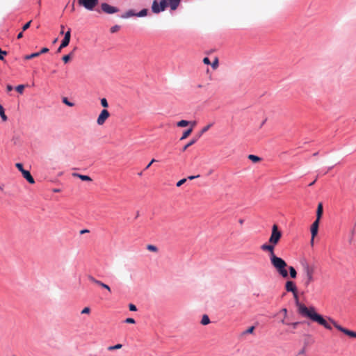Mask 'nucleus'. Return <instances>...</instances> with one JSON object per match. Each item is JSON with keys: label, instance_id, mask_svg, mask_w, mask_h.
I'll return each mask as SVG.
<instances>
[{"label": "nucleus", "instance_id": "5fc2aeb1", "mask_svg": "<svg viewBox=\"0 0 356 356\" xmlns=\"http://www.w3.org/2000/svg\"><path fill=\"white\" fill-rule=\"evenodd\" d=\"M244 220L243 219H239L238 222L242 225L243 224Z\"/></svg>", "mask_w": 356, "mask_h": 356}, {"label": "nucleus", "instance_id": "a878e982", "mask_svg": "<svg viewBox=\"0 0 356 356\" xmlns=\"http://www.w3.org/2000/svg\"><path fill=\"white\" fill-rule=\"evenodd\" d=\"M136 14L132 10H130L127 11L124 15H123L122 16V17L127 18V17H130L132 16H136Z\"/></svg>", "mask_w": 356, "mask_h": 356}, {"label": "nucleus", "instance_id": "2eb2a0df", "mask_svg": "<svg viewBox=\"0 0 356 356\" xmlns=\"http://www.w3.org/2000/svg\"><path fill=\"white\" fill-rule=\"evenodd\" d=\"M73 175L74 177H79L82 181H92V179L89 176H88V175H80V174H77V173H74Z\"/></svg>", "mask_w": 356, "mask_h": 356}, {"label": "nucleus", "instance_id": "de8ad7c7", "mask_svg": "<svg viewBox=\"0 0 356 356\" xmlns=\"http://www.w3.org/2000/svg\"><path fill=\"white\" fill-rule=\"evenodd\" d=\"M22 37H23V31L20 32V33L17 35V39H21Z\"/></svg>", "mask_w": 356, "mask_h": 356}, {"label": "nucleus", "instance_id": "4c0bfd02", "mask_svg": "<svg viewBox=\"0 0 356 356\" xmlns=\"http://www.w3.org/2000/svg\"><path fill=\"white\" fill-rule=\"evenodd\" d=\"M90 307H85V308H83V309H82V311H81V313L82 314H90Z\"/></svg>", "mask_w": 356, "mask_h": 356}, {"label": "nucleus", "instance_id": "e433bc0d", "mask_svg": "<svg viewBox=\"0 0 356 356\" xmlns=\"http://www.w3.org/2000/svg\"><path fill=\"white\" fill-rule=\"evenodd\" d=\"M31 20H30L29 22H28L26 24H25L23 27H22V31H26L31 26Z\"/></svg>", "mask_w": 356, "mask_h": 356}, {"label": "nucleus", "instance_id": "f257e3e1", "mask_svg": "<svg viewBox=\"0 0 356 356\" xmlns=\"http://www.w3.org/2000/svg\"><path fill=\"white\" fill-rule=\"evenodd\" d=\"M293 295L298 308V312L302 316L309 318L312 321L317 323L327 330H332V327L330 324V323L334 326V327L345 334L350 337L356 338L355 332L343 327L331 318H328V320L327 321L323 316L316 312V309L314 307H307L304 304L300 303L299 302L297 291H296L295 293H293Z\"/></svg>", "mask_w": 356, "mask_h": 356}, {"label": "nucleus", "instance_id": "0e129e2a", "mask_svg": "<svg viewBox=\"0 0 356 356\" xmlns=\"http://www.w3.org/2000/svg\"><path fill=\"white\" fill-rule=\"evenodd\" d=\"M13 356H16V355H13Z\"/></svg>", "mask_w": 356, "mask_h": 356}, {"label": "nucleus", "instance_id": "393cba45", "mask_svg": "<svg viewBox=\"0 0 356 356\" xmlns=\"http://www.w3.org/2000/svg\"><path fill=\"white\" fill-rule=\"evenodd\" d=\"M39 56V54L38 52H35V53H33L31 54H29V55H26L24 58L25 60H29V59H32V58H36V57H38Z\"/></svg>", "mask_w": 356, "mask_h": 356}, {"label": "nucleus", "instance_id": "5701e85b", "mask_svg": "<svg viewBox=\"0 0 356 356\" xmlns=\"http://www.w3.org/2000/svg\"><path fill=\"white\" fill-rule=\"evenodd\" d=\"M209 323H210V320H209V316L206 314L203 315L202 320H201V323L203 325H208Z\"/></svg>", "mask_w": 356, "mask_h": 356}, {"label": "nucleus", "instance_id": "6e6d98bb", "mask_svg": "<svg viewBox=\"0 0 356 356\" xmlns=\"http://www.w3.org/2000/svg\"><path fill=\"white\" fill-rule=\"evenodd\" d=\"M316 179L314 181H312V183H310V184H309V186H313V185L314 184V183L316 182Z\"/></svg>", "mask_w": 356, "mask_h": 356}, {"label": "nucleus", "instance_id": "6ab92c4d", "mask_svg": "<svg viewBox=\"0 0 356 356\" xmlns=\"http://www.w3.org/2000/svg\"><path fill=\"white\" fill-rule=\"evenodd\" d=\"M199 138L197 136L196 138H193L188 143H187L184 147H183V152L186 151L190 146L193 145Z\"/></svg>", "mask_w": 356, "mask_h": 356}, {"label": "nucleus", "instance_id": "603ef678", "mask_svg": "<svg viewBox=\"0 0 356 356\" xmlns=\"http://www.w3.org/2000/svg\"><path fill=\"white\" fill-rule=\"evenodd\" d=\"M89 231L88 229H83L81 231V234H84V233H87Z\"/></svg>", "mask_w": 356, "mask_h": 356}, {"label": "nucleus", "instance_id": "37998d69", "mask_svg": "<svg viewBox=\"0 0 356 356\" xmlns=\"http://www.w3.org/2000/svg\"><path fill=\"white\" fill-rule=\"evenodd\" d=\"M129 308L130 311L135 312L137 310L136 305H134V304H129Z\"/></svg>", "mask_w": 356, "mask_h": 356}, {"label": "nucleus", "instance_id": "13d9d810", "mask_svg": "<svg viewBox=\"0 0 356 356\" xmlns=\"http://www.w3.org/2000/svg\"><path fill=\"white\" fill-rule=\"evenodd\" d=\"M156 161L154 159H152V161L149 162V163H150V164H152L153 163H154V162H156Z\"/></svg>", "mask_w": 356, "mask_h": 356}, {"label": "nucleus", "instance_id": "9b49d317", "mask_svg": "<svg viewBox=\"0 0 356 356\" xmlns=\"http://www.w3.org/2000/svg\"><path fill=\"white\" fill-rule=\"evenodd\" d=\"M285 289L287 292L295 293L297 291L296 284L292 281H286L285 284Z\"/></svg>", "mask_w": 356, "mask_h": 356}, {"label": "nucleus", "instance_id": "ea45409f", "mask_svg": "<svg viewBox=\"0 0 356 356\" xmlns=\"http://www.w3.org/2000/svg\"><path fill=\"white\" fill-rule=\"evenodd\" d=\"M124 322L126 323L134 324L136 323L135 320L133 318H127Z\"/></svg>", "mask_w": 356, "mask_h": 356}, {"label": "nucleus", "instance_id": "4be33fe9", "mask_svg": "<svg viewBox=\"0 0 356 356\" xmlns=\"http://www.w3.org/2000/svg\"><path fill=\"white\" fill-rule=\"evenodd\" d=\"M212 125H213L212 124H209L205 126L204 127H203L200 133L197 136V138H200L204 133L207 132L211 127Z\"/></svg>", "mask_w": 356, "mask_h": 356}, {"label": "nucleus", "instance_id": "58836bf2", "mask_svg": "<svg viewBox=\"0 0 356 356\" xmlns=\"http://www.w3.org/2000/svg\"><path fill=\"white\" fill-rule=\"evenodd\" d=\"M63 102L69 106H73L74 104L69 102L66 97L63 99Z\"/></svg>", "mask_w": 356, "mask_h": 356}, {"label": "nucleus", "instance_id": "72a5a7b5", "mask_svg": "<svg viewBox=\"0 0 356 356\" xmlns=\"http://www.w3.org/2000/svg\"><path fill=\"white\" fill-rule=\"evenodd\" d=\"M101 104L104 108H107L108 106V104L106 98H102L101 99Z\"/></svg>", "mask_w": 356, "mask_h": 356}, {"label": "nucleus", "instance_id": "6e6552de", "mask_svg": "<svg viewBox=\"0 0 356 356\" xmlns=\"http://www.w3.org/2000/svg\"><path fill=\"white\" fill-rule=\"evenodd\" d=\"M320 220L316 219V220L312 223L311 226V234H312V240L311 243L313 244L314 239L315 236L317 235L318 226H319Z\"/></svg>", "mask_w": 356, "mask_h": 356}, {"label": "nucleus", "instance_id": "2f4dec72", "mask_svg": "<svg viewBox=\"0 0 356 356\" xmlns=\"http://www.w3.org/2000/svg\"><path fill=\"white\" fill-rule=\"evenodd\" d=\"M120 29V26L119 25H115L111 28V32L112 33H115L118 31Z\"/></svg>", "mask_w": 356, "mask_h": 356}, {"label": "nucleus", "instance_id": "423d86ee", "mask_svg": "<svg viewBox=\"0 0 356 356\" xmlns=\"http://www.w3.org/2000/svg\"><path fill=\"white\" fill-rule=\"evenodd\" d=\"M109 116L110 113L106 109L102 110L97 119V124L103 125Z\"/></svg>", "mask_w": 356, "mask_h": 356}, {"label": "nucleus", "instance_id": "f8f14e48", "mask_svg": "<svg viewBox=\"0 0 356 356\" xmlns=\"http://www.w3.org/2000/svg\"><path fill=\"white\" fill-rule=\"evenodd\" d=\"M181 0H166L168 6L170 7L172 10H175L179 6Z\"/></svg>", "mask_w": 356, "mask_h": 356}, {"label": "nucleus", "instance_id": "c85d7f7f", "mask_svg": "<svg viewBox=\"0 0 356 356\" xmlns=\"http://www.w3.org/2000/svg\"><path fill=\"white\" fill-rule=\"evenodd\" d=\"M254 329H255L254 326H251V327H248L246 330H245L242 333V334L245 335V334H252V333H253Z\"/></svg>", "mask_w": 356, "mask_h": 356}, {"label": "nucleus", "instance_id": "8fccbe9b", "mask_svg": "<svg viewBox=\"0 0 356 356\" xmlns=\"http://www.w3.org/2000/svg\"><path fill=\"white\" fill-rule=\"evenodd\" d=\"M0 54H2L3 55H7L8 52L6 51H3L0 49Z\"/></svg>", "mask_w": 356, "mask_h": 356}, {"label": "nucleus", "instance_id": "cd10ccee", "mask_svg": "<svg viewBox=\"0 0 356 356\" xmlns=\"http://www.w3.org/2000/svg\"><path fill=\"white\" fill-rule=\"evenodd\" d=\"M147 249L149 250V251H151V252H158V248L157 247H156L155 245H147Z\"/></svg>", "mask_w": 356, "mask_h": 356}, {"label": "nucleus", "instance_id": "a18cd8bd", "mask_svg": "<svg viewBox=\"0 0 356 356\" xmlns=\"http://www.w3.org/2000/svg\"><path fill=\"white\" fill-rule=\"evenodd\" d=\"M6 89L8 92H10L11 90H13V88L11 85H7Z\"/></svg>", "mask_w": 356, "mask_h": 356}, {"label": "nucleus", "instance_id": "bf43d9fd", "mask_svg": "<svg viewBox=\"0 0 356 356\" xmlns=\"http://www.w3.org/2000/svg\"><path fill=\"white\" fill-rule=\"evenodd\" d=\"M63 49V48H60V47H58V50H57V52H60V51H61V49Z\"/></svg>", "mask_w": 356, "mask_h": 356}, {"label": "nucleus", "instance_id": "20e7f679", "mask_svg": "<svg viewBox=\"0 0 356 356\" xmlns=\"http://www.w3.org/2000/svg\"><path fill=\"white\" fill-rule=\"evenodd\" d=\"M168 6L166 0H161L159 3L157 0H154L152 5V10L154 13L158 14L164 11Z\"/></svg>", "mask_w": 356, "mask_h": 356}, {"label": "nucleus", "instance_id": "7ed1b4c3", "mask_svg": "<svg viewBox=\"0 0 356 356\" xmlns=\"http://www.w3.org/2000/svg\"><path fill=\"white\" fill-rule=\"evenodd\" d=\"M300 265L302 268V284L305 289H308V287L316 280L315 274L316 266L314 263L310 262L306 259L301 260Z\"/></svg>", "mask_w": 356, "mask_h": 356}, {"label": "nucleus", "instance_id": "c03bdc74", "mask_svg": "<svg viewBox=\"0 0 356 356\" xmlns=\"http://www.w3.org/2000/svg\"><path fill=\"white\" fill-rule=\"evenodd\" d=\"M203 63H204V64H206V65H210V64H211L210 60H209V58H207V57L204 58V59H203Z\"/></svg>", "mask_w": 356, "mask_h": 356}, {"label": "nucleus", "instance_id": "79ce46f5", "mask_svg": "<svg viewBox=\"0 0 356 356\" xmlns=\"http://www.w3.org/2000/svg\"><path fill=\"white\" fill-rule=\"evenodd\" d=\"M49 51V49L47 48V47H44L42 48L40 51L38 52L39 54V56L41 55L42 54H44V53H47Z\"/></svg>", "mask_w": 356, "mask_h": 356}, {"label": "nucleus", "instance_id": "052dcab7", "mask_svg": "<svg viewBox=\"0 0 356 356\" xmlns=\"http://www.w3.org/2000/svg\"><path fill=\"white\" fill-rule=\"evenodd\" d=\"M152 165V164L149 163V164L146 166L145 170H146V169H148V168L150 167V165Z\"/></svg>", "mask_w": 356, "mask_h": 356}, {"label": "nucleus", "instance_id": "09e8293b", "mask_svg": "<svg viewBox=\"0 0 356 356\" xmlns=\"http://www.w3.org/2000/svg\"><path fill=\"white\" fill-rule=\"evenodd\" d=\"M281 312H283V314H284V316H286V314H287V309L286 308L282 309Z\"/></svg>", "mask_w": 356, "mask_h": 356}, {"label": "nucleus", "instance_id": "ddd939ff", "mask_svg": "<svg viewBox=\"0 0 356 356\" xmlns=\"http://www.w3.org/2000/svg\"><path fill=\"white\" fill-rule=\"evenodd\" d=\"M23 177L30 183V184H34L35 180L32 175H31L30 172L28 170L23 171L22 173Z\"/></svg>", "mask_w": 356, "mask_h": 356}, {"label": "nucleus", "instance_id": "680f3d73", "mask_svg": "<svg viewBox=\"0 0 356 356\" xmlns=\"http://www.w3.org/2000/svg\"><path fill=\"white\" fill-rule=\"evenodd\" d=\"M71 9H72V11L74 10V4L72 5V7H71Z\"/></svg>", "mask_w": 356, "mask_h": 356}, {"label": "nucleus", "instance_id": "f03ea898", "mask_svg": "<svg viewBox=\"0 0 356 356\" xmlns=\"http://www.w3.org/2000/svg\"><path fill=\"white\" fill-rule=\"evenodd\" d=\"M281 238L282 232L279 230L277 225H273L268 243L261 245V249L269 253L271 265L282 277L285 278L288 277V272L286 270L287 264L283 259L277 257L275 254V248L280 242Z\"/></svg>", "mask_w": 356, "mask_h": 356}, {"label": "nucleus", "instance_id": "49530a36", "mask_svg": "<svg viewBox=\"0 0 356 356\" xmlns=\"http://www.w3.org/2000/svg\"><path fill=\"white\" fill-rule=\"evenodd\" d=\"M199 177H200V175H197V176H189V177H188V179H190V180H193V179H195V178Z\"/></svg>", "mask_w": 356, "mask_h": 356}, {"label": "nucleus", "instance_id": "864d4df0", "mask_svg": "<svg viewBox=\"0 0 356 356\" xmlns=\"http://www.w3.org/2000/svg\"><path fill=\"white\" fill-rule=\"evenodd\" d=\"M60 28H61L60 34H63L64 26H63V25H61V26H60Z\"/></svg>", "mask_w": 356, "mask_h": 356}, {"label": "nucleus", "instance_id": "4d7b16f0", "mask_svg": "<svg viewBox=\"0 0 356 356\" xmlns=\"http://www.w3.org/2000/svg\"><path fill=\"white\" fill-rule=\"evenodd\" d=\"M3 54H0V60H3Z\"/></svg>", "mask_w": 356, "mask_h": 356}, {"label": "nucleus", "instance_id": "dca6fc26", "mask_svg": "<svg viewBox=\"0 0 356 356\" xmlns=\"http://www.w3.org/2000/svg\"><path fill=\"white\" fill-rule=\"evenodd\" d=\"M73 55H74V51L70 52L67 55L63 56V58H62L63 61L65 63H67L70 60V59L73 57Z\"/></svg>", "mask_w": 356, "mask_h": 356}, {"label": "nucleus", "instance_id": "a19ab883", "mask_svg": "<svg viewBox=\"0 0 356 356\" xmlns=\"http://www.w3.org/2000/svg\"><path fill=\"white\" fill-rule=\"evenodd\" d=\"M186 181V179H182L181 180H179V181L177 182V184L176 186L177 187H179L181 186L182 184H184L185 182Z\"/></svg>", "mask_w": 356, "mask_h": 356}, {"label": "nucleus", "instance_id": "b1692460", "mask_svg": "<svg viewBox=\"0 0 356 356\" xmlns=\"http://www.w3.org/2000/svg\"><path fill=\"white\" fill-rule=\"evenodd\" d=\"M289 273H290V276L291 277V278H296L297 276V272H296V269L293 266H289Z\"/></svg>", "mask_w": 356, "mask_h": 356}, {"label": "nucleus", "instance_id": "c9c22d12", "mask_svg": "<svg viewBox=\"0 0 356 356\" xmlns=\"http://www.w3.org/2000/svg\"><path fill=\"white\" fill-rule=\"evenodd\" d=\"M211 67L213 69H216L218 67V58H215V60H213V62L212 63H211Z\"/></svg>", "mask_w": 356, "mask_h": 356}, {"label": "nucleus", "instance_id": "0eeeda50", "mask_svg": "<svg viewBox=\"0 0 356 356\" xmlns=\"http://www.w3.org/2000/svg\"><path fill=\"white\" fill-rule=\"evenodd\" d=\"M101 8L102 11L107 14H113L119 11L118 8L112 6L106 3H102Z\"/></svg>", "mask_w": 356, "mask_h": 356}, {"label": "nucleus", "instance_id": "f3484780", "mask_svg": "<svg viewBox=\"0 0 356 356\" xmlns=\"http://www.w3.org/2000/svg\"><path fill=\"white\" fill-rule=\"evenodd\" d=\"M192 131H193L192 128H190V129L186 130L185 131H184L180 140H184V139L187 138L191 135Z\"/></svg>", "mask_w": 356, "mask_h": 356}, {"label": "nucleus", "instance_id": "f704fd0d", "mask_svg": "<svg viewBox=\"0 0 356 356\" xmlns=\"http://www.w3.org/2000/svg\"><path fill=\"white\" fill-rule=\"evenodd\" d=\"M16 168L22 173L23 171H25L26 170L24 169L23 165L20 163H17L15 164Z\"/></svg>", "mask_w": 356, "mask_h": 356}, {"label": "nucleus", "instance_id": "412c9836", "mask_svg": "<svg viewBox=\"0 0 356 356\" xmlns=\"http://www.w3.org/2000/svg\"><path fill=\"white\" fill-rule=\"evenodd\" d=\"M0 117L1 118L3 121L7 120V116L5 114L4 108L0 104Z\"/></svg>", "mask_w": 356, "mask_h": 356}, {"label": "nucleus", "instance_id": "4468645a", "mask_svg": "<svg viewBox=\"0 0 356 356\" xmlns=\"http://www.w3.org/2000/svg\"><path fill=\"white\" fill-rule=\"evenodd\" d=\"M323 204L319 203L318 204L317 210H316V219L317 220H321L322 215H323Z\"/></svg>", "mask_w": 356, "mask_h": 356}, {"label": "nucleus", "instance_id": "e2e57ef3", "mask_svg": "<svg viewBox=\"0 0 356 356\" xmlns=\"http://www.w3.org/2000/svg\"><path fill=\"white\" fill-rule=\"evenodd\" d=\"M54 192H59V190L58 189H54Z\"/></svg>", "mask_w": 356, "mask_h": 356}, {"label": "nucleus", "instance_id": "3c124183", "mask_svg": "<svg viewBox=\"0 0 356 356\" xmlns=\"http://www.w3.org/2000/svg\"><path fill=\"white\" fill-rule=\"evenodd\" d=\"M190 124H191V126H192V127H191V128L193 129V127L194 126H195L196 122H195V121H193V122H191Z\"/></svg>", "mask_w": 356, "mask_h": 356}, {"label": "nucleus", "instance_id": "a211bd4d", "mask_svg": "<svg viewBox=\"0 0 356 356\" xmlns=\"http://www.w3.org/2000/svg\"><path fill=\"white\" fill-rule=\"evenodd\" d=\"M248 158L250 161H252L253 163H257V162L261 161V158H260L256 155H253V154L248 155Z\"/></svg>", "mask_w": 356, "mask_h": 356}, {"label": "nucleus", "instance_id": "7c9ffc66", "mask_svg": "<svg viewBox=\"0 0 356 356\" xmlns=\"http://www.w3.org/2000/svg\"><path fill=\"white\" fill-rule=\"evenodd\" d=\"M25 88V86L24 85H19L17 86L16 88H15V90L19 93V94H22L24 92V90Z\"/></svg>", "mask_w": 356, "mask_h": 356}, {"label": "nucleus", "instance_id": "39448f33", "mask_svg": "<svg viewBox=\"0 0 356 356\" xmlns=\"http://www.w3.org/2000/svg\"><path fill=\"white\" fill-rule=\"evenodd\" d=\"M79 4L88 10H92L97 5L98 0H78Z\"/></svg>", "mask_w": 356, "mask_h": 356}, {"label": "nucleus", "instance_id": "bb28decb", "mask_svg": "<svg viewBox=\"0 0 356 356\" xmlns=\"http://www.w3.org/2000/svg\"><path fill=\"white\" fill-rule=\"evenodd\" d=\"M122 347V344L118 343L115 346H108V350L110 351H112V350L120 349Z\"/></svg>", "mask_w": 356, "mask_h": 356}, {"label": "nucleus", "instance_id": "aec40b11", "mask_svg": "<svg viewBox=\"0 0 356 356\" xmlns=\"http://www.w3.org/2000/svg\"><path fill=\"white\" fill-rule=\"evenodd\" d=\"M190 123H191L190 121L182 120L179 121L177 122V127H185L189 125Z\"/></svg>", "mask_w": 356, "mask_h": 356}, {"label": "nucleus", "instance_id": "473e14b6", "mask_svg": "<svg viewBox=\"0 0 356 356\" xmlns=\"http://www.w3.org/2000/svg\"><path fill=\"white\" fill-rule=\"evenodd\" d=\"M282 323H284V324H287V325H291V326H292V327H293V329H296V328L297 327V326H298V325H299V323H300L299 322H295V323H291V324L286 323L284 319H283V320H282Z\"/></svg>", "mask_w": 356, "mask_h": 356}, {"label": "nucleus", "instance_id": "9d476101", "mask_svg": "<svg viewBox=\"0 0 356 356\" xmlns=\"http://www.w3.org/2000/svg\"><path fill=\"white\" fill-rule=\"evenodd\" d=\"M70 37H71V31H70V29H69L65 34V37L60 44V48L66 47L69 44L70 41Z\"/></svg>", "mask_w": 356, "mask_h": 356}, {"label": "nucleus", "instance_id": "1a4fd4ad", "mask_svg": "<svg viewBox=\"0 0 356 356\" xmlns=\"http://www.w3.org/2000/svg\"><path fill=\"white\" fill-rule=\"evenodd\" d=\"M88 280H90L91 282L98 285V286H100L101 287L104 288V289H106L108 291L111 292V288L108 285L103 283L102 282L95 279L93 276L92 275H88Z\"/></svg>", "mask_w": 356, "mask_h": 356}, {"label": "nucleus", "instance_id": "c756f323", "mask_svg": "<svg viewBox=\"0 0 356 356\" xmlns=\"http://www.w3.org/2000/svg\"><path fill=\"white\" fill-rule=\"evenodd\" d=\"M147 14V9H143L138 13H136V16H137V17H144V16H146Z\"/></svg>", "mask_w": 356, "mask_h": 356}]
</instances>
